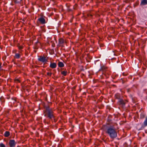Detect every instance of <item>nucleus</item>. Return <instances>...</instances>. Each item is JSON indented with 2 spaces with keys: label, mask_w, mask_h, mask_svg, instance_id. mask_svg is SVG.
<instances>
[{
  "label": "nucleus",
  "mask_w": 147,
  "mask_h": 147,
  "mask_svg": "<svg viewBox=\"0 0 147 147\" xmlns=\"http://www.w3.org/2000/svg\"><path fill=\"white\" fill-rule=\"evenodd\" d=\"M119 102L120 104H122L123 105L125 104V103L123 100L120 99L119 101Z\"/></svg>",
  "instance_id": "13"
},
{
  "label": "nucleus",
  "mask_w": 147,
  "mask_h": 147,
  "mask_svg": "<svg viewBox=\"0 0 147 147\" xmlns=\"http://www.w3.org/2000/svg\"><path fill=\"white\" fill-rule=\"evenodd\" d=\"M9 143L10 147H14L16 144L15 140H10Z\"/></svg>",
  "instance_id": "3"
},
{
  "label": "nucleus",
  "mask_w": 147,
  "mask_h": 147,
  "mask_svg": "<svg viewBox=\"0 0 147 147\" xmlns=\"http://www.w3.org/2000/svg\"><path fill=\"white\" fill-rule=\"evenodd\" d=\"M106 67L105 66H102L101 67V69L102 70H104L105 69H106Z\"/></svg>",
  "instance_id": "16"
},
{
  "label": "nucleus",
  "mask_w": 147,
  "mask_h": 147,
  "mask_svg": "<svg viewBox=\"0 0 147 147\" xmlns=\"http://www.w3.org/2000/svg\"><path fill=\"white\" fill-rule=\"evenodd\" d=\"M20 55L18 53H16L15 55V57L17 59L19 58L20 57Z\"/></svg>",
  "instance_id": "14"
},
{
  "label": "nucleus",
  "mask_w": 147,
  "mask_h": 147,
  "mask_svg": "<svg viewBox=\"0 0 147 147\" xmlns=\"http://www.w3.org/2000/svg\"><path fill=\"white\" fill-rule=\"evenodd\" d=\"M144 115H142L140 116V118H143L144 117Z\"/></svg>",
  "instance_id": "18"
},
{
  "label": "nucleus",
  "mask_w": 147,
  "mask_h": 147,
  "mask_svg": "<svg viewBox=\"0 0 147 147\" xmlns=\"http://www.w3.org/2000/svg\"><path fill=\"white\" fill-rule=\"evenodd\" d=\"M58 65L59 67H63L64 66V64L63 62H59L58 63Z\"/></svg>",
  "instance_id": "9"
},
{
  "label": "nucleus",
  "mask_w": 147,
  "mask_h": 147,
  "mask_svg": "<svg viewBox=\"0 0 147 147\" xmlns=\"http://www.w3.org/2000/svg\"><path fill=\"white\" fill-rule=\"evenodd\" d=\"M88 16L91 17L92 16V15L91 14H88Z\"/></svg>",
  "instance_id": "19"
},
{
  "label": "nucleus",
  "mask_w": 147,
  "mask_h": 147,
  "mask_svg": "<svg viewBox=\"0 0 147 147\" xmlns=\"http://www.w3.org/2000/svg\"><path fill=\"white\" fill-rule=\"evenodd\" d=\"M38 20L41 24H43L46 23L45 19L42 17L39 18Z\"/></svg>",
  "instance_id": "5"
},
{
  "label": "nucleus",
  "mask_w": 147,
  "mask_h": 147,
  "mask_svg": "<svg viewBox=\"0 0 147 147\" xmlns=\"http://www.w3.org/2000/svg\"><path fill=\"white\" fill-rule=\"evenodd\" d=\"M56 66V64L55 63H51L50 65V67L52 69L55 68Z\"/></svg>",
  "instance_id": "6"
},
{
  "label": "nucleus",
  "mask_w": 147,
  "mask_h": 147,
  "mask_svg": "<svg viewBox=\"0 0 147 147\" xmlns=\"http://www.w3.org/2000/svg\"><path fill=\"white\" fill-rule=\"evenodd\" d=\"M67 71H61V74L64 76H65L67 75Z\"/></svg>",
  "instance_id": "12"
},
{
  "label": "nucleus",
  "mask_w": 147,
  "mask_h": 147,
  "mask_svg": "<svg viewBox=\"0 0 147 147\" xmlns=\"http://www.w3.org/2000/svg\"><path fill=\"white\" fill-rule=\"evenodd\" d=\"M64 43V40L62 38H60L59 39V44L61 45H63V44Z\"/></svg>",
  "instance_id": "8"
},
{
  "label": "nucleus",
  "mask_w": 147,
  "mask_h": 147,
  "mask_svg": "<svg viewBox=\"0 0 147 147\" xmlns=\"http://www.w3.org/2000/svg\"><path fill=\"white\" fill-rule=\"evenodd\" d=\"M1 62H0V69H1Z\"/></svg>",
  "instance_id": "21"
},
{
  "label": "nucleus",
  "mask_w": 147,
  "mask_h": 147,
  "mask_svg": "<svg viewBox=\"0 0 147 147\" xmlns=\"http://www.w3.org/2000/svg\"><path fill=\"white\" fill-rule=\"evenodd\" d=\"M22 47H19V49H22Z\"/></svg>",
  "instance_id": "20"
},
{
  "label": "nucleus",
  "mask_w": 147,
  "mask_h": 147,
  "mask_svg": "<svg viewBox=\"0 0 147 147\" xmlns=\"http://www.w3.org/2000/svg\"><path fill=\"white\" fill-rule=\"evenodd\" d=\"M52 74L51 73L47 72V75L49 76H51Z\"/></svg>",
  "instance_id": "17"
},
{
  "label": "nucleus",
  "mask_w": 147,
  "mask_h": 147,
  "mask_svg": "<svg viewBox=\"0 0 147 147\" xmlns=\"http://www.w3.org/2000/svg\"><path fill=\"white\" fill-rule=\"evenodd\" d=\"M74 9H75V8L74 7Z\"/></svg>",
  "instance_id": "22"
},
{
  "label": "nucleus",
  "mask_w": 147,
  "mask_h": 147,
  "mask_svg": "<svg viewBox=\"0 0 147 147\" xmlns=\"http://www.w3.org/2000/svg\"><path fill=\"white\" fill-rule=\"evenodd\" d=\"M0 147H5V146L3 143L0 144Z\"/></svg>",
  "instance_id": "15"
},
{
  "label": "nucleus",
  "mask_w": 147,
  "mask_h": 147,
  "mask_svg": "<svg viewBox=\"0 0 147 147\" xmlns=\"http://www.w3.org/2000/svg\"><path fill=\"white\" fill-rule=\"evenodd\" d=\"M147 4V0H142L140 5L141 6Z\"/></svg>",
  "instance_id": "7"
},
{
  "label": "nucleus",
  "mask_w": 147,
  "mask_h": 147,
  "mask_svg": "<svg viewBox=\"0 0 147 147\" xmlns=\"http://www.w3.org/2000/svg\"><path fill=\"white\" fill-rule=\"evenodd\" d=\"M106 133L112 139H113L117 136V131L113 127L111 126L107 128L106 131Z\"/></svg>",
  "instance_id": "1"
},
{
  "label": "nucleus",
  "mask_w": 147,
  "mask_h": 147,
  "mask_svg": "<svg viewBox=\"0 0 147 147\" xmlns=\"http://www.w3.org/2000/svg\"><path fill=\"white\" fill-rule=\"evenodd\" d=\"M38 59L39 61L43 63L47 61L46 57L42 56H40Z\"/></svg>",
  "instance_id": "4"
},
{
  "label": "nucleus",
  "mask_w": 147,
  "mask_h": 147,
  "mask_svg": "<svg viewBox=\"0 0 147 147\" xmlns=\"http://www.w3.org/2000/svg\"><path fill=\"white\" fill-rule=\"evenodd\" d=\"M143 125L144 127L147 126V116L146 117L145 120L143 122Z\"/></svg>",
  "instance_id": "10"
},
{
  "label": "nucleus",
  "mask_w": 147,
  "mask_h": 147,
  "mask_svg": "<svg viewBox=\"0 0 147 147\" xmlns=\"http://www.w3.org/2000/svg\"><path fill=\"white\" fill-rule=\"evenodd\" d=\"M10 135V133L8 131H6L4 133V135L6 137H8Z\"/></svg>",
  "instance_id": "11"
},
{
  "label": "nucleus",
  "mask_w": 147,
  "mask_h": 147,
  "mask_svg": "<svg viewBox=\"0 0 147 147\" xmlns=\"http://www.w3.org/2000/svg\"><path fill=\"white\" fill-rule=\"evenodd\" d=\"M43 111L45 116L50 119L54 118L53 111L49 106L45 107V109Z\"/></svg>",
  "instance_id": "2"
}]
</instances>
